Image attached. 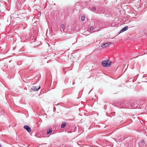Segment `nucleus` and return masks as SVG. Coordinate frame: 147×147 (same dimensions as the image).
<instances>
[{
    "label": "nucleus",
    "mask_w": 147,
    "mask_h": 147,
    "mask_svg": "<svg viewBox=\"0 0 147 147\" xmlns=\"http://www.w3.org/2000/svg\"><path fill=\"white\" fill-rule=\"evenodd\" d=\"M52 129L51 128H50L49 129V130L47 131V134H49L50 133H51L52 132Z\"/></svg>",
    "instance_id": "nucleus-6"
},
{
    "label": "nucleus",
    "mask_w": 147,
    "mask_h": 147,
    "mask_svg": "<svg viewBox=\"0 0 147 147\" xmlns=\"http://www.w3.org/2000/svg\"><path fill=\"white\" fill-rule=\"evenodd\" d=\"M40 88V86H39L38 88H37L36 87L33 86L32 88L31 89L33 91H36Z\"/></svg>",
    "instance_id": "nucleus-5"
},
{
    "label": "nucleus",
    "mask_w": 147,
    "mask_h": 147,
    "mask_svg": "<svg viewBox=\"0 0 147 147\" xmlns=\"http://www.w3.org/2000/svg\"><path fill=\"white\" fill-rule=\"evenodd\" d=\"M112 62L109 60H105L103 61L102 63V65L105 67L110 66L111 65Z\"/></svg>",
    "instance_id": "nucleus-1"
},
{
    "label": "nucleus",
    "mask_w": 147,
    "mask_h": 147,
    "mask_svg": "<svg viewBox=\"0 0 147 147\" xmlns=\"http://www.w3.org/2000/svg\"><path fill=\"white\" fill-rule=\"evenodd\" d=\"M96 9V8L95 7H94L92 9V10L93 11H94Z\"/></svg>",
    "instance_id": "nucleus-11"
},
{
    "label": "nucleus",
    "mask_w": 147,
    "mask_h": 147,
    "mask_svg": "<svg viewBox=\"0 0 147 147\" xmlns=\"http://www.w3.org/2000/svg\"><path fill=\"white\" fill-rule=\"evenodd\" d=\"M1 146V145H0V146Z\"/></svg>",
    "instance_id": "nucleus-12"
},
{
    "label": "nucleus",
    "mask_w": 147,
    "mask_h": 147,
    "mask_svg": "<svg viewBox=\"0 0 147 147\" xmlns=\"http://www.w3.org/2000/svg\"><path fill=\"white\" fill-rule=\"evenodd\" d=\"M111 44V43L110 42H108L103 44L102 45L101 47L103 48H105L106 47L109 46Z\"/></svg>",
    "instance_id": "nucleus-3"
},
{
    "label": "nucleus",
    "mask_w": 147,
    "mask_h": 147,
    "mask_svg": "<svg viewBox=\"0 0 147 147\" xmlns=\"http://www.w3.org/2000/svg\"><path fill=\"white\" fill-rule=\"evenodd\" d=\"M93 28L92 27H90V30H93Z\"/></svg>",
    "instance_id": "nucleus-10"
},
{
    "label": "nucleus",
    "mask_w": 147,
    "mask_h": 147,
    "mask_svg": "<svg viewBox=\"0 0 147 147\" xmlns=\"http://www.w3.org/2000/svg\"><path fill=\"white\" fill-rule=\"evenodd\" d=\"M61 28H62L63 30H65V26L63 24L62 25Z\"/></svg>",
    "instance_id": "nucleus-9"
},
{
    "label": "nucleus",
    "mask_w": 147,
    "mask_h": 147,
    "mask_svg": "<svg viewBox=\"0 0 147 147\" xmlns=\"http://www.w3.org/2000/svg\"><path fill=\"white\" fill-rule=\"evenodd\" d=\"M128 29V26H126L123 29H122L120 31V32L119 33V34L127 30Z\"/></svg>",
    "instance_id": "nucleus-4"
},
{
    "label": "nucleus",
    "mask_w": 147,
    "mask_h": 147,
    "mask_svg": "<svg viewBox=\"0 0 147 147\" xmlns=\"http://www.w3.org/2000/svg\"><path fill=\"white\" fill-rule=\"evenodd\" d=\"M66 125V124L65 123H63L61 125V127L62 128H64Z\"/></svg>",
    "instance_id": "nucleus-7"
},
{
    "label": "nucleus",
    "mask_w": 147,
    "mask_h": 147,
    "mask_svg": "<svg viewBox=\"0 0 147 147\" xmlns=\"http://www.w3.org/2000/svg\"><path fill=\"white\" fill-rule=\"evenodd\" d=\"M85 16H82L81 18V20L83 21L85 20Z\"/></svg>",
    "instance_id": "nucleus-8"
},
{
    "label": "nucleus",
    "mask_w": 147,
    "mask_h": 147,
    "mask_svg": "<svg viewBox=\"0 0 147 147\" xmlns=\"http://www.w3.org/2000/svg\"><path fill=\"white\" fill-rule=\"evenodd\" d=\"M24 128L29 133L31 131V129L30 128L28 125H25L24 126Z\"/></svg>",
    "instance_id": "nucleus-2"
}]
</instances>
